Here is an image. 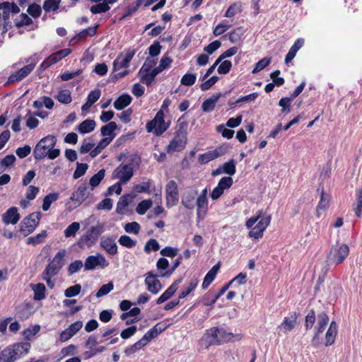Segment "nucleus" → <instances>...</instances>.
Segmentation results:
<instances>
[{"label": "nucleus", "mask_w": 362, "mask_h": 362, "mask_svg": "<svg viewBox=\"0 0 362 362\" xmlns=\"http://www.w3.org/2000/svg\"><path fill=\"white\" fill-rule=\"evenodd\" d=\"M57 144V138L54 135H47L41 139L33 150L35 160H40L45 157L50 160L57 158L60 155L59 148H54Z\"/></svg>", "instance_id": "obj_1"}, {"label": "nucleus", "mask_w": 362, "mask_h": 362, "mask_svg": "<svg viewBox=\"0 0 362 362\" xmlns=\"http://www.w3.org/2000/svg\"><path fill=\"white\" fill-rule=\"evenodd\" d=\"M272 217L270 215L263 216V211L259 210L257 215L248 218L245 223V227L250 230L248 237L254 239L262 238L264 230L269 226Z\"/></svg>", "instance_id": "obj_2"}, {"label": "nucleus", "mask_w": 362, "mask_h": 362, "mask_svg": "<svg viewBox=\"0 0 362 362\" xmlns=\"http://www.w3.org/2000/svg\"><path fill=\"white\" fill-rule=\"evenodd\" d=\"M30 347L27 341L9 345L0 352V362H15L25 356Z\"/></svg>", "instance_id": "obj_3"}, {"label": "nucleus", "mask_w": 362, "mask_h": 362, "mask_svg": "<svg viewBox=\"0 0 362 362\" xmlns=\"http://www.w3.org/2000/svg\"><path fill=\"white\" fill-rule=\"evenodd\" d=\"M129 163L119 165L112 173L114 179H119V182L124 184L132 177L134 175V164H138L141 161V158L137 154L130 156Z\"/></svg>", "instance_id": "obj_4"}, {"label": "nucleus", "mask_w": 362, "mask_h": 362, "mask_svg": "<svg viewBox=\"0 0 362 362\" xmlns=\"http://www.w3.org/2000/svg\"><path fill=\"white\" fill-rule=\"evenodd\" d=\"M165 115L162 110H158L154 118L146 123L147 132H153L156 136H161L171 124L170 121H165Z\"/></svg>", "instance_id": "obj_5"}, {"label": "nucleus", "mask_w": 362, "mask_h": 362, "mask_svg": "<svg viewBox=\"0 0 362 362\" xmlns=\"http://www.w3.org/2000/svg\"><path fill=\"white\" fill-rule=\"evenodd\" d=\"M349 251V247L345 243L340 245H333L327 256V262L331 264H340L346 259Z\"/></svg>", "instance_id": "obj_6"}, {"label": "nucleus", "mask_w": 362, "mask_h": 362, "mask_svg": "<svg viewBox=\"0 0 362 362\" xmlns=\"http://www.w3.org/2000/svg\"><path fill=\"white\" fill-rule=\"evenodd\" d=\"M103 232V227L100 226H91L90 229L83 235L77 242L78 247L84 249L91 247L98 240L99 235Z\"/></svg>", "instance_id": "obj_7"}, {"label": "nucleus", "mask_w": 362, "mask_h": 362, "mask_svg": "<svg viewBox=\"0 0 362 362\" xmlns=\"http://www.w3.org/2000/svg\"><path fill=\"white\" fill-rule=\"evenodd\" d=\"M40 218V212H35L29 214L21 222L19 231L22 233L24 236H28L31 234L39 225Z\"/></svg>", "instance_id": "obj_8"}, {"label": "nucleus", "mask_w": 362, "mask_h": 362, "mask_svg": "<svg viewBox=\"0 0 362 362\" xmlns=\"http://www.w3.org/2000/svg\"><path fill=\"white\" fill-rule=\"evenodd\" d=\"M66 250H59L53 257L51 262L46 266L44 272L45 275L56 276L64 265V257Z\"/></svg>", "instance_id": "obj_9"}, {"label": "nucleus", "mask_w": 362, "mask_h": 362, "mask_svg": "<svg viewBox=\"0 0 362 362\" xmlns=\"http://www.w3.org/2000/svg\"><path fill=\"white\" fill-rule=\"evenodd\" d=\"M166 206L169 209L179 202L178 186L175 180H170L165 185Z\"/></svg>", "instance_id": "obj_10"}, {"label": "nucleus", "mask_w": 362, "mask_h": 362, "mask_svg": "<svg viewBox=\"0 0 362 362\" xmlns=\"http://www.w3.org/2000/svg\"><path fill=\"white\" fill-rule=\"evenodd\" d=\"M156 62L152 60L149 62H145L139 71L141 76L140 81L148 87L151 86L155 80L156 75L151 71V69L155 66Z\"/></svg>", "instance_id": "obj_11"}, {"label": "nucleus", "mask_w": 362, "mask_h": 362, "mask_svg": "<svg viewBox=\"0 0 362 362\" xmlns=\"http://www.w3.org/2000/svg\"><path fill=\"white\" fill-rule=\"evenodd\" d=\"M317 319L318 321L317 326L315 328V334L311 341L313 346L315 347H317L320 345V341L319 335L324 332L329 320L328 315L325 312L319 313Z\"/></svg>", "instance_id": "obj_12"}, {"label": "nucleus", "mask_w": 362, "mask_h": 362, "mask_svg": "<svg viewBox=\"0 0 362 362\" xmlns=\"http://www.w3.org/2000/svg\"><path fill=\"white\" fill-rule=\"evenodd\" d=\"M71 53L70 48H64L55 52L46 58L40 64V68L45 69L65 58Z\"/></svg>", "instance_id": "obj_13"}, {"label": "nucleus", "mask_w": 362, "mask_h": 362, "mask_svg": "<svg viewBox=\"0 0 362 362\" xmlns=\"http://www.w3.org/2000/svg\"><path fill=\"white\" fill-rule=\"evenodd\" d=\"M109 265V262L106 260L105 257L98 254L97 255H90L85 261L84 267L86 270H94L97 267L105 268Z\"/></svg>", "instance_id": "obj_14"}, {"label": "nucleus", "mask_w": 362, "mask_h": 362, "mask_svg": "<svg viewBox=\"0 0 362 362\" xmlns=\"http://www.w3.org/2000/svg\"><path fill=\"white\" fill-rule=\"evenodd\" d=\"M87 189L88 185L86 182H83L71 194L69 199L74 202V208L79 206L88 198L89 193Z\"/></svg>", "instance_id": "obj_15"}, {"label": "nucleus", "mask_w": 362, "mask_h": 362, "mask_svg": "<svg viewBox=\"0 0 362 362\" xmlns=\"http://www.w3.org/2000/svg\"><path fill=\"white\" fill-rule=\"evenodd\" d=\"M187 141V136L175 133L173 139L166 147L167 153H171L175 151H182L186 146Z\"/></svg>", "instance_id": "obj_16"}, {"label": "nucleus", "mask_w": 362, "mask_h": 362, "mask_svg": "<svg viewBox=\"0 0 362 362\" xmlns=\"http://www.w3.org/2000/svg\"><path fill=\"white\" fill-rule=\"evenodd\" d=\"M34 68V64H30L24 66L23 68L11 74L8 78L7 83H13L21 81L28 76L33 71Z\"/></svg>", "instance_id": "obj_17"}, {"label": "nucleus", "mask_w": 362, "mask_h": 362, "mask_svg": "<svg viewBox=\"0 0 362 362\" xmlns=\"http://www.w3.org/2000/svg\"><path fill=\"white\" fill-rule=\"evenodd\" d=\"M157 276L158 275L150 271L146 274L145 279V284L147 286L148 291L152 294H157L162 288L161 283L156 279Z\"/></svg>", "instance_id": "obj_18"}, {"label": "nucleus", "mask_w": 362, "mask_h": 362, "mask_svg": "<svg viewBox=\"0 0 362 362\" xmlns=\"http://www.w3.org/2000/svg\"><path fill=\"white\" fill-rule=\"evenodd\" d=\"M135 52L134 49L129 50L125 54L124 57H122V55L118 56L113 62V71H116L123 67L127 68L134 57Z\"/></svg>", "instance_id": "obj_19"}, {"label": "nucleus", "mask_w": 362, "mask_h": 362, "mask_svg": "<svg viewBox=\"0 0 362 362\" xmlns=\"http://www.w3.org/2000/svg\"><path fill=\"white\" fill-rule=\"evenodd\" d=\"M199 282L198 277L195 276L192 277L182 286V290L178 294V298L183 299L189 296L190 293L196 289Z\"/></svg>", "instance_id": "obj_20"}, {"label": "nucleus", "mask_w": 362, "mask_h": 362, "mask_svg": "<svg viewBox=\"0 0 362 362\" xmlns=\"http://www.w3.org/2000/svg\"><path fill=\"white\" fill-rule=\"evenodd\" d=\"M100 245L110 255H115L118 252L117 245L112 237H103Z\"/></svg>", "instance_id": "obj_21"}, {"label": "nucleus", "mask_w": 362, "mask_h": 362, "mask_svg": "<svg viewBox=\"0 0 362 362\" xmlns=\"http://www.w3.org/2000/svg\"><path fill=\"white\" fill-rule=\"evenodd\" d=\"M182 281V279L180 278L175 280L156 300L157 304H161L170 299L178 289V285Z\"/></svg>", "instance_id": "obj_22"}, {"label": "nucleus", "mask_w": 362, "mask_h": 362, "mask_svg": "<svg viewBox=\"0 0 362 362\" xmlns=\"http://www.w3.org/2000/svg\"><path fill=\"white\" fill-rule=\"evenodd\" d=\"M298 314L296 312L289 313L288 317H284L281 324L279 326V328L283 327L284 333L291 332L297 324V319Z\"/></svg>", "instance_id": "obj_23"}, {"label": "nucleus", "mask_w": 362, "mask_h": 362, "mask_svg": "<svg viewBox=\"0 0 362 362\" xmlns=\"http://www.w3.org/2000/svg\"><path fill=\"white\" fill-rule=\"evenodd\" d=\"M20 219L18 209L15 206L9 208L3 215L2 220L5 224H16Z\"/></svg>", "instance_id": "obj_24"}, {"label": "nucleus", "mask_w": 362, "mask_h": 362, "mask_svg": "<svg viewBox=\"0 0 362 362\" xmlns=\"http://www.w3.org/2000/svg\"><path fill=\"white\" fill-rule=\"evenodd\" d=\"M164 329L165 328L160 326V323H158L147 331L141 339L146 345L153 339L157 337L160 333L164 331Z\"/></svg>", "instance_id": "obj_25"}, {"label": "nucleus", "mask_w": 362, "mask_h": 362, "mask_svg": "<svg viewBox=\"0 0 362 362\" xmlns=\"http://www.w3.org/2000/svg\"><path fill=\"white\" fill-rule=\"evenodd\" d=\"M338 326L336 322L332 321L325 334V342L326 346H331L334 344L337 334Z\"/></svg>", "instance_id": "obj_26"}, {"label": "nucleus", "mask_w": 362, "mask_h": 362, "mask_svg": "<svg viewBox=\"0 0 362 362\" xmlns=\"http://www.w3.org/2000/svg\"><path fill=\"white\" fill-rule=\"evenodd\" d=\"M204 339L208 346L218 345L217 327L207 329L204 335Z\"/></svg>", "instance_id": "obj_27"}, {"label": "nucleus", "mask_w": 362, "mask_h": 362, "mask_svg": "<svg viewBox=\"0 0 362 362\" xmlns=\"http://www.w3.org/2000/svg\"><path fill=\"white\" fill-rule=\"evenodd\" d=\"M197 195V191L192 190L186 192L182 198V204L188 209H192L195 206V199Z\"/></svg>", "instance_id": "obj_28"}, {"label": "nucleus", "mask_w": 362, "mask_h": 362, "mask_svg": "<svg viewBox=\"0 0 362 362\" xmlns=\"http://www.w3.org/2000/svg\"><path fill=\"white\" fill-rule=\"evenodd\" d=\"M221 93L214 94L211 97L206 99L202 105V109L204 112H211L216 107V104L220 98Z\"/></svg>", "instance_id": "obj_29"}, {"label": "nucleus", "mask_w": 362, "mask_h": 362, "mask_svg": "<svg viewBox=\"0 0 362 362\" xmlns=\"http://www.w3.org/2000/svg\"><path fill=\"white\" fill-rule=\"evenodd\" d=\"M132 101L131 95L123 93L119 96L114 102V107L117 110H121L127 107Z\"/></svg>", "instance_id": "obj_30"}, {"label": "nucleus", "mask_w": 362, "mask_h": 362, "mask_svg": "<svg viewBox=\"0 0 362 362\" xmlns=\"http://www.w3.org/2000/svg\"><path fill=\"white\" fill-rule=\"evenodd\" d=\"M209 201L207 198L197 197L196 201L197 215L198 218H204L208 211Z\"/></svg>", "instance_id": "obj_31"}, {"label": "nucleus", "mask_w": 362, "mask_h": 362, "mask_svg": "<svg viewBox=\"0 0 362 362\" xmlns=\"http://www.w3.org/2000/svg\"><path fill=\"white\" fill-rule=\"evenodd\" d=\"M96 126L93 119H87L83 121L77 127L78 131L83 134L93 132Z\"/></svg>", "instance_id": "obj_32"}, {"label": "nucleus", "mask_w": 362, "mask_h": 362, "mask_svg": "<svg viewBox=\"0 0 362 362\" xmlns=\"http://www.w3.org/2000/svg\"><path fill=\"white\" fill-rule=\"evenodd\" d=\"M354 211L357 218L362 216V189L358 188L356 190V202L354 204Z\"/></svg>", "instance_id": "obj_33"}, {"label": "nucleus", "mask_w": 362, "mask_h": 362, "mask_svg": "<svg viewBox=\"0 0 362 362\" xmlns=\"http://www.w3.org/2000/svg\"><path fill=\"white\" fill-rule=\"evenodd\" d=\"M112 141V138H103L102 139L98 145L93 148V150L90 151V155L92 158H95L98 155H99L101 151L106 148L110 143Z\"/></svg>", "instance_id": "obj_34"}, {"label": "nucleus", "mask_w": 362, "mask_h": 362, "mask_svg": "<svg viewBox=\"0 0 362 362\" xmlns=\"http://www.w3.org/2000/svg\"><path fill=\"white\" fill-rule=\"evenodd\" d=\"M31 287L34 292V300H41L45 298L46 288L43 284H31Z\"/></svg>", "instance_id": "obj_35"}, {"label": "nucleus", "mask_w": 362, "mask_h": 362, "mask_svg": "<svg viewBox=\"0 0 362 362\" xmlns=\"http://www.w3.org/2000/svg\"><path fill=\"white\" fill-rule=\"evenodd\" d=\"M214 291L209 290L201 298L200 301L205 306H212L218 298Z\"/></svg>", "instance_id": "obj_36"}, {"label": "nucleus", "mask_w": 362, "mask_h": 362, "mask_svg": "<svg viewBox=\"0 0 362 362\" xmlns=\"http://www.w3.org/2000/svg\"><path fill=\"white\" fill-rule=\"evenodd\" d=\"M117 129V124L115 122H110L108 124L103 126L100 129L102 136H107L110 138H114L115 134L114 132Z\"/></svg>", "instance_id": "obj_37"}, {"label": "nucleus", "mask_w": 362, "mask_h": 362, "mask_svg": "<svg viewBox=\"0 0 362 362\" xmlns=\"http://www.w3.org/2000/svg\"><path fill=\"white\" fill-rule=\"evenodd\" d=\"M98 26L99 25H95V26L88 27L86 29H83L79 32L75 37L78 40H83L86 39L87 36L93 37L96 35Z\"/></svg>", "instance_id": "obj_38"}, {"label": "nucleus", "mask_w": 362, "mask_h": 362, "mask_svg": "<svg viewBox=\"0 0 362 362\" xmlns=\"http://www.w3.org/2000/svg\"><path fill=\"white\" fill-rule=\"evenodd\" d=\"M47 236V230H42L41 233L37 234L35 236L29 237L26 240V243L28 245H37L40 243H42L45 241V238Z\"/></svg>", "instance_id": "obj_39"}, {"label": "nucleus", "mask_w": 362, "mask_h": 362, "mask_svg": "<svg viewBox=\"0 0 362 362\" xmlns=\"http://www.w3.org/2000/svg\"><path fill=\"white\" fill-rule=\"evenodd\" d=\"M59 199L58 193H49L43 199L42 210L47 211L49 209L51 204Z\"/></svg>", "instance_id": "obj_40"}, {"label": "nucleus", "mask_w": 362, "mask_h": 362, "mask_svg": "<svg viewBox=\"0 0 362 362\" xmlns=\"http://www.w3.org/2000/svg\"><path fill=\"white\" fill-rule=\"evenodd\" d=\"M218 345L228 342L233 337V334L227 332L223 328L217 327Z\"/></svg>", "instance_id": "obj_41"}, {"label": "nucleus", "mask_w": 362, "mask_h": 362, "mask_svg": "<svg viewBox=\"0 0 362 362\" xmlns=\"http://www.w3.org/2000/svg\"><path fill=\"white\" fill-rule=\"evenodd\" d=\"M221 165L223 173L228 175L230 177L233 175L236 172V162L234 159H230Z\"/></svg>", "instance_id": "obj_42"}, {"label": "nucleus", "mask_w": 362, "mask_h": 362, "mask_svg": "<svg viewBox=\"0 0 362 362\" xmlns=\"http://www.w3.org/2000/svg\"><path fill=\"white\" fill-rule=\"evenodd\" d=\"M56 99L62 104H69L72 101L71 93L69 90H62L58 92Z\"/></svg>", "instance_id": "obj_43"}, {"label": "nucleus", "mask_w": 362, "mask_h": 362, "mask_svg": "<svg viewBox=\"0 0 362 362\" xmlns=\"http://www.w3.org/2000/svg\"><path fill=\"white\" fill-rule=\"evenodd\" d=\"M61 0H45L42 8L46 12L56 11L59 9Z\"/></svg>", "instance_id": "obj_44"}, {"label": "nucleus", "mask_w": 362, "mask_h": 362, "mask_svg": "<svg viewBox=\"0 0 362 362\" xmlns=\"http://www.w3.org/2000/svg\"><path fill=\"white\" fill-rule=\"evenodd\" d=\"M105 175V170L101 169L96 174L93 175L90 180L89 184L92 187H95L98 186L100 182L103 180Z\"/></svg>", "instance_id": "obj_45"}, {"label": "nucleus", "mask_w": 362, "mask_h": 362, "mask_svg": "<svg viewBox=\"0 0 362 362\" xmlns=\"http://www.w3.org/2000/svg\"><path fill=\"white\" fill-rule=\"evenodd\" d=\"M118 242L122 246L127 248H132L136 245V240H133L131 237L127 235H121Z\"/></svg>", "instance_id": "obj_46"}, {"label": "nucleus", "mask_w": 362, "mask_h": 362, "mask_svg": "<svg viewBox=\"0 0 362 362\" xmlns=\"http://www.w3.org/2000/svg\"><path fill=\"white\" fill-rule=\"evenodd\" d=\"M241 11V4L238 2H235L228 7V8L227 9L224 14V16L227 18H231L233 17L237 13H240Z\"/></svg>", "instance_id": "obj_47"}, {"label": "nucleus", "mask_w": 362, "mask_h": 362, "mask_svg": "<svg viewBox=\"0 0 362 362\" xmlns=\"http://www.w3.org/2000/svg\"><path fill=\"white\" fill-rule=\"evenodd\" d=\"M152 201L151 199H145L139 203L136 211L139 215H144L147 210L152 206Z\"/></svg>", "instance_id": "obj_48"}, {"label": "nucleus", "mask_w": 362, "mask_h": 362, "mask_svg": "<svg viewBox=\"0 0 362 362\" xmlns=\"http://www.w3.org/2000/svg\"><path fill=\"white\" fill-rule=\"evenodd\" d=\"M129 205V195L125 194L122 196L117 204V209L116 211L117 213L122 214L124 213V209L128 206Z\"/></svg>", "instance_id": "obj_49"}, {"label": "nucleus", "mask_w": 362, "mask_h": 362, "mask_svg": "<svg viewBox=\"0 0 362 362\" xmlns=\"http://www.w3.org/2000/svg\"><path fill=\"white\" fill-rule=\"evenodd\" d=\"M110 9V6L107 5L106 3H98L93 6H92L90 8V12L93 14H98L101 13H105L108 11Z\"/></svg>", "instance_id": "obj_50"}, {"label": "nucleus", "mask_w": 362, "mask_h": 362, "mask_svg": "<svg viewBox=\"0 0 362 362\" xmlns=\"http://www.w3.org/2000/svg\"><path fill=\"white\" fill-rule=\"evenodd\" d=\"M316 320L315 312L314 310H310L305 319V328L306 330L310 329Z\"/></svg>", "instance_id": "obj_51"}, {"label": "nucleus", "mask_w": 362, "mask_h": 362, "mask_svg": "<svg viewBox=\"0 0 362 362\" xmlns=\"http://www.w3.org/2000/svg\"><path fill=\"white\" fill-rule=\"evenodd\" d=\"M124 228L125 232L127 233H133V234L137 235V234H139V233L141 230V226L137 222L132 221V222L126 223Z\"/></svg>", "instance_id": "obj_52"}, {"label": "nucleus", "mask_w": 362, "mask_h": 362, "mask_svg": "<svg viewBox=\"0 0 362 362\" xmlns=\"http://www.w3.org/2000/svg\"><path fill=\"white\" fill-rule=\"evenodd\" d=\"M81 291V286L80 284H75L69 286L64 291V296L67 298H72L78 296Z\"/></svg>", "instance_id": "obj_53"}, {"label": "nucleus", "mask_w": 362, "mask_h": 362, "mask_svg": "<svg viewBox=\"0 0 362 362\" xmlns=\"http://www.w3.org/2000/svg\"><path fill=\"white\" fill-rule=\"evenodd\" d=\"M146 344L144 343V341L141 339H139L136 342H135L134 344L131 345L130 346L127 347L124 350V353L129 356L131 354H134L139 349H142L144 346H145Z\"/></svg>", "instance_id": "obj_54"}, {"label": "nucleus", "mask_w": 362, "mask_h": 362, "mask_svg": "<svg viewBox=\"0 0 362 362\" xmlns=\"http://www.w3.org/2000/svg\"><path fill=\"white\" fill-rule=\"evenodd\" d=\"M80 228V224L78 222H73L64 230V236L69 238L75 236L76 233Z\"/></svg>", "instance_id": "obj_55"}, {"label": "nucleus", "mask_w": 362, "mask_h": 362, "mask_svg": "<svg viewBox=\"0 0 362 362\" xmlns=\"http://www.w3.org/2000/svg\"><path fill=\"white\" fill-rule=\"evenodd\" d=\"M160 249L158 242L153 238L148 240L144 246V251L146 253H150L151 251H158Z\"/></svg>", "instance_id": "obj_56"}, {"label": "nucleus", "mask_w": 362, "mask_h": 362, "mask_svg": "<svg viewBox=\"0 0 362 362\" xmlns=\"http://www.w3.org/2000/svg\"><path fill=\"white\" fill-rule=\"evenodd\" d=\"M197 75L196 74H185L181 78V84L186 86H191L196 82Z\"/></svg>", "instance_id": "obj_57"}, {"label": "nucleus", "mask_w": 362, "mask_h": 362, "mask_svg": "<svg viewBox=\"0 0 362 362\" xmlns=\"http://www.w3.org/2000/svg\"><path fill=\"white\" fill-rule=\"evenodd\" d=\"M238 51V48L235 46L232 47L223 52L216 59V64H219L221 62H222L223 59L230 57L232 56H234L237 54Z\"/></svg>", "instance_id": "obj_58"}, {"label": "nucleus", "mask_w": 362, "mask_h": 362, "mask_svg": "<svg viewBox=\"0 0 362 362\" xmlns=\"http://www.w3.org/2000/svg\"><path fill=\"white\" fill-rule=\"evenodd\" d=\"M27 11L29 13V15L36 18L40 16L42 13V8L39 4L33 3L29 5Z\"/></svg>", "instance_id": "obj_59"}, {"label": "nucleus", "mask_w": 362, "mask_h": 362, "mask_svg": "<svg viewBox=\"0 0 362 362\" xmlns=\"http://www.w3.org/2000/svg\"><path fill=\"white\" fill-rule=\"evenodd\" d=\"M88 168V165L87 163H77L76 164V168L74 173L73 177L74 179H78L85 175L87 169Z\"/></svg>", "instance_id": "obj_60"}, {"label": "nucleus", "mask_w": 362, "mask_h": 362, "mask_svg": "<svg viewBox=\"0 0 362 362\" xmlns=\"http://www.w3.org/2000/svg\"><path fill=\"white\" fill-rule=\"evenodd\" d=\"M271 63V58L270 57H264L259 60L257 63L255 64V67L252 70V73H257L262 69H264L265 67H267L269 64Z\"/></svg>", "instance_id": "obj_61"}, {"label": "nucleus", "mask_w": 362, "mask_h": 362, "mask_svg": "<svg viewBox=\"0 0 362 362\" xmlns=\"http://www.w3.org/2000/svg\"><path fill=\"white\" fill-rule=\"evenodd\" d=\"M83 264L81 260H75L71 262L67 268V272L69 275H72L76 272H78L82 267Z\"/></svg>", "instance_id": "obj_62"}, {"label": "nucleus", "mask_w": 362, "mask_h": 362, "mask_svg": "<svg viewBox=\"0 0 362 362\" xmlns=\"http://www.w3.org/2000/svg\"><path fill=\"white\" fill-rule=\"evenodd\" d=\"M218 67L217 71L219 74H227L230 72L232 68V63L229 60H224L221 62Z\"/></svg>", "instance_id": "obj_63"}, {"label": "nucleus", "mask_w": 362, "mask_h": 362, "mask_svg": "<svg viewBox=\"0 0 362 362\" xmlns=\"http://www.w3.org/2000/svg\"><path fill=\"white\" fill-rule=\"evenodd\" d=\"M219 78L217 76H213L200 84V88L202 91L210 89L218 81Z\"/></svg>", "instance_id": "obj_64"}]
</instances>
